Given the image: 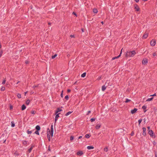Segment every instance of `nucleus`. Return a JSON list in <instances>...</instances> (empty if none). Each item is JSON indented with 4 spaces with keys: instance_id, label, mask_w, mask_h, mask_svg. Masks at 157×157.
<instances>
[{
    "instance_id": "48",
    "label": "nucleus",
    "mask_w": 157,
    "mask_h": 157,
    "mask_svg": "<svg viewBox=\"0 0 157 157\" xmlns=\"http://www.w3.org/2000/svg\"><path fill=\"white\" fill-rule=\"evenodd\" d=\"M156 94L155 93L154 94H153V95H150V96L151 97V96H156Z\"/></svg>"
},
{
    "instance_id": "53",
    "label": "nucleus",
    "mask_w": 157,
    "mask_h": 157,
    "mask_svg": "<svg viewBox=\"0 0 157 157\" xmlns=\"http://www.w3.org/2000/svg\"><path fill=\"white\" fill-rule=\"evenodd\" d=\"M71 90H70V89H68V90H67V92L68 93H69V92H71Z\"/></svg>"
},
{
    "instance_id": "23",
    "label": "nucleus",
    "mask_w": 157,
    "mask_h": 157,
    "mask_svg": "<svg viewBox=\"0 0 157 157\" xmlns=\"http://www.w3.org/2000/svg\"><path fill=\"white\" fill-rule=\"evenodd\" d=\"M93 12L95 13H97L98 12L97 9H95V8H94L93 9Z\"/></svg>"
},
{
    "instance_id": "2",
    "label": "nucleus",
    "mask_w": 157,
    "mask_h": 157,
    "mask_svg": "<svg viewBox=\"0 0 157 157\" xmlns=\"http://www.w3.org/2000/svg\"><path fill=\"white\" fill-rule=\"evenodd\" d=\"M148 133L150 136L151 137H152L153 138H155V135H154L153 132L152 130H149Z\"/></svg>"
},
{
    "instance_id": "7",
    "label": "nucleus",
    "mask_w": 157,
    "mask_h": 157,
    "mask_svg": "<svg viewBox=\"0 0 157 157\" xmlns=\"http://www.w3.org/2000/svg\"><path fill=\"white\" fill-rule=\"evenodd\" d=\"M123 49H122L121 50V52H120V53L119 54V56H116V57H114L113 58H112V60H114L115 59H117L118 58H119V57H120L121 56V55L122 53V50Z\"/></svg>"
},
{
    "instance_id": "4",
    "label": "nucleus",
    "mask_w": 157,
    "mask_h": 157,
    "mask_svg": "<svg viewBox=\"0 0 157 157\" xmlns=\"http://www.w3.org/2000/svg\"><path fill=\"white\" fill-rule=\"evenodd\" d=\"M156 44V40H152L151 41L150 44L152 46H154Z\"/></svg>"
},
{
    "instance_id": "36",
    "label": "nucleus",
    "mask_w": 157,
    "mask_h": 157,
    "mask_svg": "<svg viewBox=\"0 0 157 157\" xmlns=\"http://www.w3.org/2000/svg\"><path fill=\"white\" fill-rule=\"evenodd\" d=\"M57 56V54H55L54 55L52 56V59H54Z\"/></svg>"
},
{
    "instance_id": "46",
    "label": "nucleus",
    "mask_w": 157,
    "mask_h": 157,
    "mask_svg": "<svg viewBox=\"0 0 157 157\" xmlns=\"http://www.w3.org/2000/svg\"><path fill=\"white\" fill-rule=\"evenodd\" d=\"M63 91H62V93H61V94H60L61 97L62 98H63Z\"/></svg>"
},
{
    "instance_id": "19",
    "label": "nucleus",
    "mask_w": 157,
    "mask_h": 157,
    "mask_svg": "<svg viewBox=\"0 0 157 157\" xmlns=\"http://www.w3.org/2000/svg\"><path fill=\"white\" fill-rule=\"evenodd\" d=\"M26 108V106L25 105H23L21 106V109L22 110H24Z\"/></svg>"
},
{
    "instance_id": "15",
    "label": "nucleus",
    "mask_w": 157,
    "mask_h": 157,
    "mask_svg": "<svg viewBox=\"0 0 157 157\" xmlns=\"http://www.w3.org/2000/svg\"><path fill=\"white\" fill-rule=\"evenodd\" d=\"M34 147V146L33 145H31V147L29 149L28 151L29 153H30L31 151L32 150V149H33V148Z\"/></svg>"
},
{
    "instance_id": "27",
    "label": "nucleus",
    "mask_w": 157,
    "mask_h": 157,
    "mask_svg": "<svg viewBox=\"0 0 157 157\" xmlns=\"http://www.w3.org/2000/svg\"><path fill=\"white\" fill-rule=\"evenodd\" d=\"M27 141L26 140H24L23 141L22 144L24 145H25L27 144Z\"/></svg>"
},
{
    "instance_id": "8",
    "label": "nucleus",
    "mask_w": 157,
    "mask_h": 157,
    "mask_svg": "<svg viewBox=\"0 0 157 157\" xmlns=\"http://www.w3.org/2000/svg\"><path fill=\"white\" fill-rule=\"evenodd\" d=\"M50 132L51 133V134H52V137L53 135V125L52 124L51 127V131Z\"/></svg>"
},
{
    "instance_id": "5",
    "label": "nucleus",
    "mask_w": 157,
    "mask_h": 157,
    "mask_svg": "<svg viewBox=\"0 0 157 157\" xmlns=\"http://www.w3.org/2000/svg\"><path fill=\"white\" fill-rule=\"evenodd\" d=\"M142 129H143V133H142V135L144 136H145L146 135V129L145 128V127H143L142 128Z\"/></svg>"
},
{
    "instance_id": "35",
    "label": "nucleus",
    "mask_w": 157,
    "mask_h": 157,
    "mask_svg": "<svg viewBox=\"0 0 157 157\" xmlns=\"http://www.w3.org/2000/svg\"><path fill=\"white\" fill-rule=\"evenodd\" d=\"M142 121V119H140L138 121V123H139V125L140 124L141 122Z\"/></svg>"
},
{
    "instance_id": "13",
    "label": "nucleus",
    "mask_w": 157,
    "mask_h": 157,
    "mask_svg": "<svg viewBox=\"0 0 157 157\" xmlns=\"http://www.w3.org/2000/svg\"><path fill=\"white\" fill-rule=\"evenodd\" d=\"M101 124H97L95 126V128L97 129H99L101 126Z\"/></svg>"
},
{
    "instance_id": "56",
    "label": "nucleus",
    "mask_w": 157,
    "mask_h": 157,
    "mask_svg": "<svg viewBox=\"0 0 157 157\" xmlns=\"http://www.w3.org/2000/svg\"><path fill=\"white\" fill-rule=\"evenodd\" d=\"M25 63L26 64H28L29 63V62L27 61H25Z\"/></svg>"
},
{
    "instance_id": "33",
    "label": "nucleus",
    "mask_w": 157,
    "mask_h": 157,
    "mask_svg": "<svg viewBox=\"0 0 157 157\" xmlns=\"http://www.w3.org/2000/svg\"><path fill=\"white\" fill-rule=\"evenodd\" d=\"M85 137L86 138H89V137H90V136L89 135V134H86L85 136Z\"/></svg>"
},
{
    "instance_id": "47",
    "label": "nucleus",
    "mask_w": 157,
    "mask_h": 157,
    "mask_svg": "<svg viewBox=\"0 0 157 157\" xmlns=\"http://www.w3.org/2000/svg\"><path fill=\"white\" fill-rule=\"evenodd\" d=\"M134 134V133L133 131H132L131 133V136H133Z\"/></svg>"
},
{
    "instance_id": "39",
    "label": "nucleus",
    "mask_w": 157,
    "mask_h": 157,
    "mask_svg": "<svg viewBox=\"0 0 157 157\" xmlns=\"http://www.w3.org/2000/svg\"><path fill=\"white\" fill-rule=\"evenodd\" d=\"M65 99L67 100H68V99H69V96L68 95H67L66 96H65Z\"/></svg>"
},
{
    "instance_id": "11",
    "label": "nucleus",
    "mask_w": 157,
    "mask_h": 157,
    "mask_svg": "<svg viewBox=\"0 0 157 157\" xmlns=\"http://www.w3.org/2000/svg\"><path fill=\"white\" fill-rule=\"evenodd\" d=\"M137 110V109L136 108H135L133 109H132L131 110V113L133 114L135 113Z\"/></svg>"
},
{
    "instance_id": "10",
    "label": "nucleus",
    "mask_w": 157,
    "mask_h": 157,
    "mask_svg": "<svg viewBox=\"0 0 157 157\" xmlns=\"http://www.w3.org/2000/svg\"><path fill=\"white\" fill-rule=\"evenodd\" d=\"M147 63V59L145 58L143 59L142 61V63L144 64H146Z\"/></svg>"
},
{
    "instance_id": "50",
    "label": "nucleus",
    "mask_w": 157,
    "mask_h": 157,
    "mask_svg": "<svg viewBox=\"0 0 157 157\" xmlns=\"http://www.w3.org/2000/svg\"><path fill=\"white\" fill-rule=\"evenodd\" d=\"M13 107L12 105H10V110H11L12 109H13Z\"/></svg>"
},
{
    "instance_id": "61",
    "label": "nucleus",
    "mask_w": 157,
    "mask_h": 157,
    "mask_svg": "<svg viewBox=\"0 0 157 157\" xmlns=\"http://www.w3.org/2000/svg\"><path fill=\"white\" fill-rule=\"evenodd\" d=\"M48 24L49 25H51V24L52 23H50V22H48Z\"/></svg>"
},
{
    "instance_id": "18",
    "label": "nucleus",
    "mask_w": 157,
    "mask_h": 157,
    "mask_svg": "<svg viewBox=\"0 0 157 157\" xmlns=\"http://www.w3.org/2000/svg\"><path fill=\"white\" fill-rule=\"evenodd\" d=\"M35 128L36 129V130L39 131L40 130V126L37 125L36 127Z\"/></svg>"
},
{
    "instance_id": "57",
    "label": "nucleus",
    "mask_w": 157,
    "mask_h": 157,
    "mask_svg": "<svg viewBox=\"0 0 157 157\" xmlns=\"http://www.w3.org/2000/svg\"><path fill=\"white\" fill-rule=\"evenodd\" d=\"M147 129H148V130H149H149H150V127L149 126H148V127H147Z\"/></svg>"
},
{
    "instance_id": "45",
    "label": "nucleus",
    "mask_w": 157,
    "mask_h": 157,
    "mask_svg": "<svg viewBox=\"0 0 157 157\" xmlns=\"http://www.w3.org/2000/svg\"><path fill=\"white\" fill-rule=\"evenodd\" d=\"M31 113L32 114H35V111L34 110H32L31 111Z\"/></svg>"
},
{
    "instance_id": "24",
    "label": "nucleus",
    "mask_w": 157,
    "mask_h": 157,
    "mask_svg": "<svg viewBox=\"0 0 157 157\" xmlns=\"http://www.w3.org/2000/svg\"><path fill=\"white\" fill-rule=\"evenodd\" d=\"M153 99V97H152L151 98H148L146 100V101H150L152 100Z\"/></svg>"
},
{
    "instance_id": "52",
    "label": "nucleus",
    "mask_w": 157,
    "mask_h": 157,
    "mask_svg": "<svg viewBox=\"0 0 157 157\" xmlns=\"http://www.w3.org/2000/svg\"><path fill=\"white\" fill-rule=\"evenodd\" d=\"M72 14H74V15H75L76 16H77V14L75 12H73L72 13Z\"/></svg>"
},
{
    "instance_id": "58",
    "label": "nucleus",
    "mask_w": 157,
    "mask_h": 157,
    "mask_svg": "<svg viewBox=\"0 0 157 157\" xmlns=\"http://www.w3.org/2000/svg\"><path fill=\"white\" fill-rule=\"evenodd\" d=\"M48 147H49V148H48V151H50V150H50V146H49Z\"/></svg>"
},
{
    "instance_id": "30",
    "label": "nucleus",
    "mask_w": 157,
    "mask_h": 157,
    "mask_svg": "<svg viewBox=\"0 0 157 157\" xmlns=\"http://www.w3.org/2000/svg\"><path fill=\"white\" fill-rule=\"evenodd\" d=\"M17 96L18 98H21V95L20 94L18 93Z\"/></svg>"
},
{
    "instance_id": "26",
    "label": "nucleus",
    "mask_w": 157,
    "mask_h": 157,
    "mask_svg": "<svg viewBox=\"0 0 157 157\" xmlns=\"http://www.w3.org/2000/svg\"><path fill=\"white\" fill-rule=\"evenodd\" d=\"M72 112L69 111L65 114V116H67L68 115L71 114Z\"/></svg>"
},
{
    "instance_id": "44",
    "label": "nucleus",
    "mask_w": 157,
    "mask_h": 157,
    "mask_svg": "<svg viewBox=\"0 0 157 157\" xmlns=\"http://www.w3.org/2000/svg\"><path fill=\"white\" fill-rule=\"evenodd\" d=\"M2 50H0V58L2 56Z\"/></svg>"
},
{
    "instance_id": "16",
    "label": "nucleus",
    "mask_w": 157,
    "mask_h": 157,
    "mask_svg": "<svg viewBox=\"0 0 157 157\" xmlns=\"http://www.w3.org/2000/svg\"><path fill=\"white\" fill-rule=\"evenodd\" d=\"M148 36V34L145 33L143 36V38L144 39H145Z\"/></svg>"
},
{
    "instance_id": "1",
    "label": "nucleus",
    "mask_w": 157,
    "mask_h": 157,
    "mask_svg": "<svg viewBox=\"0 0 157 157\" xmlns=\"http://www.w3.org/2000/svg\"><path fill=\"white\" fill-rule=\"evenodd\" d=\"M136 52L135 51H132L127 52V53L125 55V56L126 57H133L136 54Z\"/></svg>"
},
{
    "instance_id": "37",
    "label": "nucleus",
    "mask_w": 157,
    "mask_h": 157,
    "mask_svg": "<svg viewBox=\"0 0 157 157\" xmlns=\"http://www.w3.org/2000/svg\"><path fill=\"white\" fill-rule=\"evenodd\" d=\"M131 101V100H129L128 99H126V101H125V102L126 103H127L128 102L130 101Z\"/></svg>"
},
{
    "instance_id": "3",
    "label": "nucleus",
    "mask_w": 157,
    "mask_h": 157,
    "mask_svg": "<svg viewBox=\"0 0 157 157\" xmlns=\"http://www.w3.org/2000/svg\"><path fill=\"white\" fill-rule=\"evenodd\" d=\"M47 137L48 140L49 141H50L51 140V137L50 136H52V134H51V133L50 132V130H49V131H48L47 133Z\"/></svg>"
},
{
    "instance_id": "20",
    "label": "nucleus",
    "mask_w": 157,
    "mask_h": 157,
    "mask_svg": "<svg viewBox=\"0 0 157 157\" xmlns=\"http://www.w3.org/2000/svg\"><path fill=\"white\" fill-rule=\"evenodd\" d=\"M87 148L88 150H90L94 148V147L92 146H88L87 147Z\"/></svg>"
},
{
    "instance_id": "42",
    "label": "nucleus",
    "mask_w": 157,
    "mask_h": 157,
    "mask_svg": "<svg viewBox=\"0 0 157 157\" xmlns=\"http://www.w3.org/2000/svg\"><path fill=\"white\" fill-rule=\"evenodd\" d=\"M95 120V119L94 118H92L90 120V121L91 122H93Z\"/></svg>"
},
{
    "instance_id": "43",
    "label": "nucleus",
    "mask_w": 157,
    "mask_h": 157,
    "mask_svg": "<svg viewBox=\"0 0 157 157\" xmlns=\"http://www.w3.org/2000/svg\"><path fill=\"white\" fill-rule=\"evenodd\" d=\"M104 151L105 152H107L108 151V148L107 147H106L104 149Z\"/></svg>"
},
{
    "instance_id": "64",
    "label": "nucleus",
    "mask_w": 157,
    "mask_h": 157,
    "mask_svg": "<svg viewBox=\"0 0 157 157\" xmlns=\"http://www.w3.org/2000/svg\"><path fill=\"white\" fill-rule=\"evenodd\" d=\"M155 157H157V155L156 154H155Z\"/></svg>"
},
{
    "instance_id": "55",
    "label": "nucleus",
    "mask_w": 157,
    "mask_h": 157,
    "mask_svg": "<svg viewBox=\"0 0 157 157\" xmlns=\"http://www.w3.org/2000/svg\"><path fill=\"white\" fill-rule=\"evenodd\" d=\"M101 78V77H98V80H100Z\"/></svg>"
},
{
    "instance_id": "12",
    "label": "nucleus",
    "mask_w": 157,
    "mask_h": 157,
    "mask_svg": "<svg viewBox=\"0 0 157 157\" xmlns=\"http://www.w3.org/2000/svg\"><path fill=\"white\" fill-rule=\"evenodd\" d=\"M60 114V113H59L56 115V117H55V123L56 122V121L57 120L58 118L59 117V115Z\"/></svg>"
},
{
    "instance_id": "41",
    "label": "nucleus",
    "mask_w": 157,
    "mask_h": 157,
    "mask_svg": "<svg viewBox=\"0 0 157 157\" xmlns=\"http://www.w3.org/2000/svg\"><path fill=\"white\" fill-rule=\"evenodd\" d=\"M6 80H5V79L3 80V81L2 83V84L3 85L5 84L6 83Z\"/></svg>"
},
{
    "instance_id": "63",
    "label": "nucleus",
    "mask_w": 157,
    "mask_h": 157,
    "mask_svg": "<svg viewBox=\"0 0 157 157\" xmlns=\"http://www.w3.org/2000/svg\"><path fill=\"white\" fill-rule=\"evenodd\" d=\"M81 30L82 32H84V29H82Z\"/></svg>"
},
{
    "instance_id": "21",
    "label": "nucleus",
    "mask_w": 157,
    "mask_h": 157,
    "mask_svg": "<svg viewBox=\"0 0 157 157\" xmlns=\"http://www.w3.org/2000/svg\"><path fill=\"white\" fill-rule=\"evenodd\" d=\"M62 109H60L59 108H58L57 109V110L56 112V114L57 113H58L59 112L61 111H62Z\"/></svg>"
},
{
    "instance_id": "17",
    "label": "nucleus",
    "mask_w": 157,
    "mask_h": 157,
    "mask_svg": "<svg viewBox=\"0 0 157 157\" xmlns=\"http://www.w3.org/2000/svg\"><path fill=\"white\" fill-rule=\"evenodd\" d=\"M142 109L144 110V112L145 113L147 111L146 109L147 108V106L145 105H144L142 107Z\"/></svg>"
},
{
    "instance_id": "6",
    "label": "nucleus",
    "mask_w": 157,
    "mask_h": 157,
    "mask_svg": "<svg viewBox=\"0 0 157 157\" xmlns=\"http://www.w3.org/2000/svg\"><path fill=\"white\" fill-rule=\"evenodd\" d=\"M134 6L136 11H139L140 10V8L137 4L134 5Z\"/></svg>"
},
{
    "instance_id": "22",
    "label": "nucleus",
    "mask_w": 157,
    "mask_h": 157,
    "mask_svg": "<svg viewBox=\"0 0 157 157\" xmlns=\"http://www.w3.org/2000/svg\"><path fill=\"white\" fill-rule=\"evenodd\" d=\"M110 83L109 81L107 80L105 83V85L108 87L109 86V84Z\"/></svg>"
},
{
    "instance_id": "40",
    "label": "nucleus",
    "mask_w": 157,
    "mask_h": 157,
    "mask_svg": "<svg viewBox=\"0 0 157 157\" xmlns=\"http://www.w3.org/2000/svg\"><path fill=\"white\" fill-rule=\"evenodd\" d=\"M74 137L73 136H71L70 137V140H73Z\"/></svg>"
},
{
    "instance_id": "9",
    "label": "nucleus",
    "mask_w": 157,
    "mask_h": 157,
    "mask_svg": "<svg viewBox=\"0 0 157 157\" xmlns=\"http://www.w3.org/2000/svg\"><path fill=\"white\" fill-rule=\"evenodd\" d=\"M83 153L82 151H79L76 153V155H79V156H81L82 155H83Z\"/></svg>"
},
{
    "instance_id": "32",
    "label": "nucleus",
    "mask_w": 157,
    "mask_h": 157,
    "mask_svg": "<svg viewBox=\"0 0 157 157\" xmlns=\"http://www.w3.org/2000/svg\"><path fill=\"white\" fill-rule=\"evenodd\" d=\"M39 131L36 130L34 133L37 135H39Z\"/></svg>"
},
{
    "instance_id": "60",
    "label": "nucleus",
    "mask_w": 157,
    "mask_h": 157,
    "mask_svg": "<svg viewBox=\"0 0 157 157\" xmlns=\"http://www.w3.org/2000/svg\"><path fill=\"white\" fill-rule=\"evenodd\" d=\"M82 136H79V137H78V139H81V138H82Z\"/></svg>"
},
{
    "instance_id": "54",
    "label": "nucleus",
    "mask_w": 157,
    "mask_h": 157,
    "mask_svg": "<svg viewBox=\"0 0 157 157\" xmlns=\"http://www.w3.org/2000/svg\"><path fill=\"white\" fill-rule=\"evenodd\" d=\"M70 36L71 37H74V35H71Z\"/></svg>"
},
{
    "instance_id": "31",
    "label": "nucleus",
    "mask_w": 157,
    "mask_h": 157,
    "mask_svg": "<svg viewBox=\"0 0 157 157\" xmlns=\"http://www.w3.org/2000/svg\"><path fill=\"white\" fill-rule=\"evenodd\" d=\"M11 123V126L12 127H13L15 126V124L13 121H12Z\"/></svg>"
},
{
    "instance_id": "29",
    "label": "nucleus",
    "mask_w": 157,
    "mask_h": 157,
    "mask_svg": "<svg viewBox=\"0 0 157 157\" xmlns=\"http://www.w3.org/2000/svg\"><path fill=\"white\" fill-rule=\"evenodd\" d=\"M30 102V100L29 99L27 100L26 102V104L27 105H28L29 104Z\"/></svg>"
},
{
    "instance_id": "38",
    "label": "nucleus",
    "mask_w": 157,
    "mask_h": 157,
    "mask_svg": "<svg viewBox=\"0 0 157 157\" xmlns=\"http://www.w3.org/2000/svg\"><path fill=\"white\" fill-rule=\"evenodd\" d=\"M39 86V85H34L33 86V89H35L36 87H38Z\"/></svg>"
},
{
    "instance_id": "28",
    "label": "nucleus",
    "mask_w": 157,
    "mask_h": 157,
    "mask_svg": "<svg viewBox=\"0 0 157 157\" xmlns=\"http://www.w3.org/2000/svg\"><path fill=\"white\" fill-rule=\"evenodd\" d=\"M28 134H30L32 133V131H30L29 129L28 130L27 132Z\"/></svg>"
},
{
    "instance_id": "59",
    "label": "nucleus",
    "mask_w": 157,
    "mask_h": 157,
    "mask_svg": "<svg viewBox=\"0 0 157 157\" xmlns=\"http://www.w3.org/2000/svg\"><path fill=\"white\" fill-rule=\"evenodd\" d=\"M135 1L136 2H139V0H135Z\"/></svg>"
},
{
    "instance_id": "62",
    "label": "nucleus",
    "mask_w": 157,
    "mask_h": 157,
    "mask_svg": "<svg viewBox=\"0 0 157 157\" xmlns=\"http://www.w3.org/2000/svg\"><path fill=\"white\" fill-rule=\"evenodd\" d=\"M67 56L68 57H69L70 56V55L69 54H68L67 55Z\"/></svg>"
},
{
    "instance_id": "14",
    "label": "nucleus",
    "mask_w": 157,
    "mask_h": 157,
    "mask_svg": "<svg viewBox=\"0 0 157 157\" xmlns=\"http://www.w3.org/2000/svg\"><path fill=\"white\" fill-rule=\"evenodd\" d=\"M107 87V86H106L105 85L103 86L102 87V91H104Z\"/></svg>"
},
{
    "instance_id": "25",
    "label": "nucleus",
    "mask_w": 157,
    "mask_h": 157,
    "mask_svg": "<svg viewBox=\"0 0 157 157\" xmlns=\"http://www.w3.org/2000/svg\"><path fill=\"white\" fill-rule=\"evenodd\" d=\"M86 72H84V73H83L82 74V75H81V77H83V78L85 77L86 76Z\"/></svg>"
},
{
    "instance_id": "51",
    "label": "nucleus",
    "mask_w": 157,
    "mask_h": 157,
    "mask_svg": "<svg viewBox=\"0 0 157 157\" xmlns=\"http://www.w3.org/2000/svg\"><path fill=\"white\" fill-rule=\"evenodd\" d=\"M91 113V111H88V113H87L86 115H88L90 113Z\"/></svg>"
},
{
    "instance_id": "34",
    "label": "nucleus",
    "mask_w": 157,
    "mask_h": 157,
    "mask_svg": "<svg viewBox=\"0 0 157 157\" xmlns=\"http://www.w3.org/2000/svg\"><path fill=\"white\" fill-rule=\"evenodd\" d=\"M5 90V87H4V86L3 87L2 86V87L1 90L2 91H3Z\"/></svg>"
},
{
    "instance_id": "49",
    "label": "nucleus",
    "mask_w": 157,
    "mask_h": 157,
    "mask_svg": "<svg viewBox=\"0 0 157 157\" xmlns=\"http://www.w3.org/2000/svg\"><path fill=\"white\" fill-rule=\"evenodd\" d=\"M153 56H156V54L155 52H154L153 54Z\"/></svg>"
}]
</instances>
